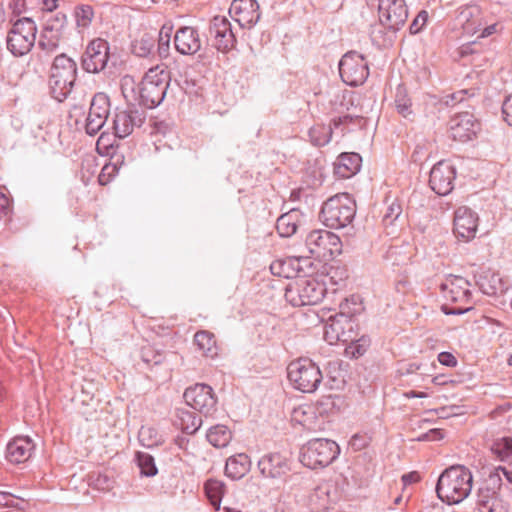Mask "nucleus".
I'll use <instances>...</instances> for the list:
<instances>
[{
  "label": "nucleus",
  "mask_w": 512,
  "mask_h": 512,
  "mask_svg": "<svg viewBox=\"0 0 512 512\" xmlns=\"http://www.w3.org/2000/svg\"><path fill=\"white\" fill-rule=\"evenodd\" d=\"M473 476L463 465H452L439 476L436 492L438 498L448 504H459L471 493Z\"/></svg>",
  "instance_id": "1"
},
{
  "label": "nucleus",
  "mask_w": 512,
  "mask_h": 512,
  "mask_svg": "<svg viewBox=\"0 0 512 512\" xmlns=\"http://www.w3.org/2000/svg\"><path fill=\"white\" fill-rule=\"evenodd\" d=\"M336 333V338L338 340H342L345 342H350V345L346 348V353L353 358H358L362 356L370 346V338L368 336H361L356 339L346 332L345 329L334 331Z\"/></svg>",
  "instance_id": "30"
},
{
  "label": "nucleus",
  "mask_w": 512,
  "mask_h": 512,
  "mask_svg": "<svg viewBox=\"0 0 512 512\" xmlns=\"http://www.w3.org/2000/svg\"><path fill=\"white\" fill-rule=\"evenodd\" d=\"M478 216L466 206L459 207L454 214V234L458 239L468 242L475 238Z\"/></svg>",
  "instance_id": "22"
},
{
  "label": "nucleus",
  "mask_w": 512,
  "mask_h": 512,
  "mask_svg": "<svg viewBox=\"0 0 512 512\" xmlns=\"http://www.w3.org/2000/svg\"><path fill=\"white\" fill-rule=\"evenodd\" d=\"M73 17L78 33L83 34L89 30L94 20V8L89 4H79L74 8Z\"/></svg>",
  "instance_id": "33"
},
{
  "label": "nucleus",
  "mask_w": 512,
  "mask_h": 512,
  "mask_svg": "<svg viewBox=\"0 0 512 512\" xmlns=\"http://www.w3.org/2000/svg\"><path fill=\"white\" fill-rule=\"evenodd\" d=\"M386 259L391 262L392 265H404L406 264L410 256L407 254H401V249L398 247H391L386 254Z\"/></svg>",
  "instance_id": "47"
},
{
  "label": "nucleus",
  "mask_w": 512,
  "mask_h": 512,
  "mask_svg": "<svg viewBox=\"0 0 512 512\" xmlns=\"http://www.w3.org/2000/svg\"><path fill=\"white\" fill-rule=\"evenodd\" d=\"M210 36L215 48L223 53L231 51L236 45V37L230 21L225 16H215L209 26Z\"/></svg>",
  "instance_id": "17"
},
{
  "label": "nucleus",
  "mask_w": 512,
  "mask_h": 512,
  "mask_svg": "<svg viewBox=\"0 0 512 512\" xmlns=\"http://www.w3.org/2000/svg\"><path fill=\"white\" fill-rule=\"evenodd\" d=\"M259 4L256 0H233L229 14L241 28H251L260 19Z\"/></svg>",
  "instance_id": "23"
},
{
  "label": "nucleus",
  "mask_w": 512,
  "mask_h": 512,
  "mask_svg": "<svg viewBox=\"0 0 512 512\" xmlns=\"http://www.w3.org/2000/svg\"><path fill=\"white\" fill-rule=\"evenodd\" d=\"M170 72L163 64L151 67L138 85L139 105L152 109L160 105L167 93Z\"/></svg>",
  "instance_id": "2"
},
{
  "label": "nucleus",
  "mask_w": 512,
  "mask_h": 512,
  "mask_svg": "<svg viewBox=\"0 0 512 512\" xmlns=\"http://www.w3.org/2000/svg\"><path fill=\"white\" fill-rule=\"evenodd\" d=\"M361 162L358 153H342L334 163V173L340 178H350L360 170Z\"/></svg>",
  "instance_id": "28"
},
{
  "label": "nucleus",
  "mask_w": 512,
  "mask_h": 512,
  "mask_svg": "<svg viewBox=\"0 0 512 512\" xmlns=\"http://www.w3.org/2000/svg\"><path fill=\"white\" fill-rule=\"evenodd\" d=\"M502 484V478L493 469L477 491L476 507L479 512H505L498 493Z\"/></svg>",
  "instance_id": "9"
},
{
  "label": "nucleus",
  "mask_w": 512,
  "mask_h": 512,
  "mask_svg": "<svg viewBox=\"0 0 512 512\" xmlns=\"http://www.w3.org/2000/svg\"><path fill=\"white\" fill-rule=\"evenodd\" d=\"M157 432L150 427H141L139 430V441L145 447H153L158 443L156 439Z\"/></svg>",
  "instance_id": "46"
},
{
  "label": "nucleus",
  "mask_w": 512,
  "mask_h": 512,
  "mask_svg": "<svg viewBox=\"0 0 512 512\" xmlns=\"http://www.w3.org/2000/svg\"><path fill=\"white\" fill-rule=\"evenodd\" d=\"M305 248L316 258L332 257L341 253L339 236L327 230H313L305 238Z\"/></svg>",
  "instance_id": "10"
},
{
  "label": "nucleus",
  "mask_w": 512,
  "mask_h": 512,
  "mask_svg": "<svg viewBox=\"0 0 512 512\" xmlns=\"http://www.w3.org/2000/svg\"><path fill=\"white\" fill-rule=\"evenodd\" d=\"M480 128V122L470 112L458 113L450 121L451 137L460 142L471 140Z\"/></svg>",
  "instance_id": "21"
},
{
  "label": "nucleus",
  "mask_w": 512,
  "mask_h": 512,
  "mask_svg": "<svg viewBox=\"0 0 512 512\" xmlns=\"http://www.w3.org/2000/svg\"><path fill=\"white\" fill-rule=\"evenodd\" d=\"M194 343L204 355L209 357L216 355V341L211 332L205 330L198 331L194 335Z\"/></svg>",
  "instance_id": "37"
},
{
  "label": "nucleus",
  "mask_w": 512,
  "mask_h": 512,
  "mask_svg": "<svg viewBox=\"0 0 512 512\" xmlns=\"http://www.w3.org/2000/svg\"><path fill=\"white\" fill-rule=\"evenodd\" d=\"M492 451L502 461L512 460V438L503 437L496 440L492 445Z\"/></svg>",
  "instance_id": "43"
},
{
  "label": "nucleus",
  "mask_w": 512,
  "mask_h": 512,
  "mask_svg": "<svg viewBox=\"0 0 512 512\" xmlns=\"http://www.w3.org/2000/svg\"><path fill=\"white\" fill-rule=\"evenodd\" d=\"M8 8L14 16H19L25 10V0H10Z\"/></svg>",
  "instance_id": "53"
},
{
  "label": "nucleus",
  "mask_w": 512,
  "mask_h": 512,
  "mask_svg": "<svg viewBox=\"0 0 512 512\" xmlns=\"http://www.w3.org/2000/svg\"><path fill=\"white\" fill-rule=\"evenodd\" d=\"M110 112V100L105 93H96L90 104L86 118L85 131L88 135H96L105 125Z\"/></svg>",
  "instance_id": "16"
},
{
  "label": "nucleus",
  "mask_w": 512,
  "mask_h": 512,
  "mask_svg": "<svg viewBox=\"0 0 512 512\" xmlns=\"http://www.w3.org/2000/svg\"><path fill=\"white\" fill-rule=\"evenodd\" d=\"M36 32V24L31 18L17 19L6 38L8 51L16 57L27 54L35 42Z\"/></svg>",
  "instance_id": "7"
},
{
  "label": "nucleus",
  "mask_w": 512,
  "mask_h": 512,
  "mask_svg": "<svg viewBox=\"0 0 512 512\" xmlns=\"http://www.w3.org/2000/svg\"><path fill=\"white\" fill-rule=\"evenodd\" d=\"M307 410L305 407H298L293 411V420L301 424L303 427L310 428L309 418H306Z\"/></svg>",
  "instance_id": "49"
},
{
  "label": "nucleus",
  "mask_w": 512,
  "mask_h": 512,
  "mask_svg": "<svg viewBox=\"0 0 512 512\" xmlns=\"http://www.w3.org/2000/svg\"><path fill=\"white\" fill-rule=\"evenodd\" d=\"M176 50L182 55H194L201 49L199 32L191 26L180 27L174 36Z\"/></svg>",
  "instance_id": "25"
},
{
  "label": "nucleus",
  "mask_w": 512,
  "mask_h": 512,
  "mask_svg": "<svg viewBox=\"0 0 512 512\" xmlns=\"http://www.w3.org/2000/svg\"><path fill=\"white\" fill-rule=\"evenodd\" d=\"M332 133L333 128L330 124L316 125L309 130V137L314 146L322 147L330 142Z\"/></svg>",
  "instance_id": "41"
},
{
  "label": "nucleus",
  "mask_w": 512,
  "mask_h": 512,
  "mask_svg": "<svg viewBox=\"0 0 512 512\" xmlns=\"http://www.w3.org/2000/svg\"><path fill=\"white\" fill-rule=\"evenodd\" d=\"M362 119L359 115L345 113L332 118L330 125L333 130H340L341 135H344L346 132H350L353 127L361 126Z\"/></svg>",
  "instance_id": "36"
},
{
  "label": "nucleus",
  "mask_w": 512,
  "mask_h": 512,
  "mask_svg": "<svg viewBox=\"0 0 512 512\" xmlns=\"http://www.w3.org/2000/svg\"><path fill=\"white\" fill-rule=\"evenodd\" d=\"M287 376L292 386L303 393L315 392L323 379L319 366L306 357L290 362Z\"/></svg>",
  "instance_id": "5"
},
{
  "label": "nucleus",
  "mask_w": 512,
  "mask_h": 512,
  "mask_svg": "<svg viewBox=\"0 0 512 512\" xmlns=\"http://www.w3.org/2000/svg\"><path fill=\"white\" fill-rule=\"evenodd\" d=\"M19 499L13 498L9 493L2 492V507H17Z\"/></svg>",
  "instance_id": "57"
},
{
  "label": "nucleus",
  "mask_w": 512,
  "mask_h": 512,
  "mask_svg": "<svg viewBox=\"0 0 512 512\" xmlns=\"http://www.w3.org/2000/svg\"><path fill=\"white\" fill-rule=\"evenodd\" d=\"M428 20V12L425 10L420 11L410 24L409 31L411 34L419 33L426 25Z\"/></svg>",
  "instance_id": "48"
},
{
  "label": "nucleus",
  "mask_w": 512,
  "mask_h": 512,
  "mask_svg": "<svg viewBox=\"0 0 512 512\" xmlns=\"http://www.w3.org/2000/svg\"><path fill=\"white\" fill-rule=\"evenodd\" d=\"M496 27H497L496 24H491L486 27H482V25L481 26L477 25L476 29H477V32H480V37L484 38V37H488V36L494 34L496 32Z\"/></svg>",
  "instance_id": "58"
},
{
  "label": "nucleus",
  "mask_w": 512,
  "mask_h": 512,
  "mask_svg": "<svg viewBox=\"0 0 512 512\" xmlns=\"http://www.w3.org/2000/svg\"><path fill=\"white\" fill-rule=\"evenodd\" d=\"M300 220V212L292 209L282 214L276 222V229L281 237H290L297 231Z\"/></svg>",
  "instance_id": "32"
},
{
  "label": "nucleus",
  "mask_w": 512,
  "mask_h": 512,
  "mask_svg": "<svg viewBox=\"0 0 512 512\" xmlns=\"http://www.w3.org/2000/svg\"><path fill=\"white\" fill-rule=\"evenodd\" d=\"M394 105L397 112L404 118L413 116L412 101L403 85H398L395 91Z\"/></svg>",
  "instance_id": "35"
},
{
  "label": "nucleus",
  "mask_w": 512,
  "mask_h": 512,
  "mask_svg": "<svg viewBox=\"0 0 512 512\" xmlns=\"http://www.w3.org/2000/svg\"><path fill=\"white\" fill-rule=\"evenodd\" d=\"M77 73V64L71 57L62 53L54 58L49 77V86L54 99L62 102L68 97L73 90Z\"/></svg>",
  "instance_id": "3"
},
{
  "label": "nucleus",
  "mask_w": 512,
  "mask_h": 512,
  "mask_svg": "<svg viewBox=\"0 0 512 512\" xmlns=\"http://www.w3.org/2000/svg\"><path fill=\"white\" fill-rule=\"evenodd\" d=\"M115 167L110 165H105L102 169L101 174L99 175V182L101 184H104V177L106 173L110 174L112 171H114Z\"/></svg>",
  "instance_id": "62"
},
{
  "label": "nucleus",
  "mask_w": 512,
  "mask_h": 512,
  "mask_svg": "<svg viewBox=\"0 0 512 512\" xmlns=\"http://www.w3.org/2000/svg\"><path fill=\"white\" fill-rule=\"evenodd\" d=\"M188 406L208 416L216 410L217 399L213 389L207 384H195L187 388L183 395Z\"/></svg>",
  "instance_id": "14"
},
{
  "label": "nucleus",
  "mask_w": 512,
  "mask_h": 512,
  "mask_svg": "<svg viewBox=\"0 0 512 512\" xmlns=\"http://www.w3.org/2000/svg\"><path fill=\"white\" fill-rule=\"evenodd\" d=\"M206 438L214 447L224 448L230 443L232 439V432L227 426L217 424L208 430Z\"/></svg>",
  "instance_id": "34"
},
{
  "label": "nucleus",
  "mask_w": 512,
  "mask_h": 512,
  "mask_svg": "<svg viewBox=\"0 0 512 512\" xmlns=\"http://www.w3.org/2000/svg\"><path fill=\"white\" fill-rule=\"evenodd\" d=\"M455 178V167L449 162L439 161L430 171L429 185L436 194L445 196L453 190Z\"/></svg>",
  "instance_id": "18"
},
{
  "label": "nucleus",
  "mask_w": 512,
  "mask_h": 512,
  "mask_svg": "<svg viewBox=\"0 0 512 512\" xmlns=\"http://www.w3.org/2000/svg\"><path fill=\"white\" fill-rule=\"evenodd\" d=\"M155 43L156 38L153 35L144 34L132 44V52L138 57H147L152 53Z\"/></svg>",
  "instance_id": "42"
},
{
  "label": "nucleus",
  "mask_w": 512,
  "mask_h": 512,
  "mask_svg": "<svg viewBox=\"0 0 512 512\" xmlns=\"http://www.w3.org/2000/svg\"><path fill=\"white\" fill-rule=\"evenodd\" d=\"M285 265H286L285 262L274 261L270 265V270H271L272 274H274V275H278L280 277H289L288 273H286V271H285Z\"/></svg>",
  "instance_id": "54"
},
{
  "label": "nucleus",
  "mask_w": 512,
  "mask_h": 512,
  "mask_svg": "<svg viewBox=\"0 0 512 512\" xmlns=\"http://www.w3.org/2000/svg\"><path fill=\"white\" fill-rule=\"evenodd\" d=\"M339 74L347 85L356 87L363 84L369 76L368 65L363 55L356 51H349L343 55L339 62Z\"/></svg>",
  "instance_id": "12"
},
{
  "label": "nucleus",
  "mask_w": 512,
  "mask_h": 512,
  "mask_svg": "<svg viewBox=\"0 0 512 512\" xmlns=\"http://www.w3.org/2000/svg\"><path fill=\"white\" fill-rule=\"evenodd\" d=\"M251 462L247 454L239 453L230 456L225 465V474L233 479L238 480L244 477L250 470Z\"/></svg>",
  "instance_id": "29"
},
{
  "label": "nucleus",
  "mask_w": 512,
  "mask_h": 512,
  "mask_svg": "<svg viewBox=\"0 0 512 512\" xmlns=\"http://www.w3.org/2000/svg\"><path fill=\"white\" fill-rule=\"evenodd\" d=\"M478 14L479 11L477 7H467L460 12L458 18L466 33H477V25L481 26Z\"/></svg>",
  "instance_id": "39"
},
{
  "label": "nucleus",
  "mask_w": 512,
  "mask_h": 512,
  "mask_svg": "<svg viewBox=\"0 0 512 512\" xmlns=\"http://www.w3.org/2000/svg\"><path fill=\"white\" fill-rule=\"evenodd\" d=\"M109 43L101 38L93 39L88 43L81 56V66L87 73H99L103 71L109 61Z\"/></svg>",
  "instance_id": "13"
},
{
  "label": "nucleus",
  "mask_w": 512,
  "mask_h": 512,
  "mask_svg": "<svg viewBox=\"0 0 512 512\" xmlns=\"http://www.w3.org/2000/svg\"><path fill=\"white\" fill-rule=\"evenodd\" d=\"M205 493L216 509H220L221 499L225 492V484L216 479H209L204 485Z\"/></svg>",
  "instance_id": "38"
},
{
  "label": "nucleus",
  "mask_w": 512,
  "mask_h": 512,
  "mask_svg": "<svg viewBox=\"0 0 512 512\" xmlns=\"http://www.w3.org/2000/svg\"><path fill=\"white\" fill-rule=\"evenodd\" d=\"M438 361L447 367H455L457 365V359L449 352H441L438 355Z\"/></svg>",
  "instance_id": "52"
},
{
  "label": "nucleus",
  "mask_w": 512,
  "mask_h": 512,
  "mask_svg": "<svg viewBox=\"0 0 512 512\" xmlns=\"http://www.w3.org/2000/svg\"><path fill=\"white\" fill-rule=\"evenodd\" d=\"M472 309V306H458V307H451L448 304H443L441 306V311L446 315H462Z\"/></svg>",
  "instance_id": "51"
},
{
  "label": "nucleus",
  "mask_w": 512,
  "mask_h": 512,
  "mask_svg": "<svg viewBox=\"0 0 512 512\" xmlns=\"http://www.w3.org/2000/svg\"><path fill=\"white\" fill-rule=\"evenodd\" d=\"M355 214V200L348 193H339L323 203L319 217L325 226L340 229L348 226Z\"/></svg>",
  "instance_id": "4"
},
{
  "label": "nucleus",
  "mask_w": 512,
  "mask_h": 512,
  "mask_svg": "<svg viewBox=\"0 0 512 512\" xmlns=\"http://www.w3.org/2000/svg\"><path fill=\"white\" fill-rule=\"evenodd\" d=\"M402 214V206L397 199H394L386 208L383 216L385 226L393 225Z\"/></svg>",
  "instance_id": "45"
},
{
  "label": "nucleus",
  "mask_w": 512,
  "mask_h": 512,
  "mask_svg": "<svg viewBox=\"0 0 512 512\" xmlns=\"http://www.w3.org/2000/svg\"><path fill=\"white\" fill-rule=\"evenodd\" d=\"M379 20L389 30L397 31L408 17L404 0H378Z\"/></svg>",
  "instance_id": "15"
},
{
  "label": "nucleus",
  "mask_w": 512,
  "mask_h": 512,
  "mask_svg": "<svg viewBox=\"0 0 512 512\" xmlns=\"http://www.w3.org/2000/svg\"><path fill=\"white\" fill-rule=\"evenodd\" d=\"M339 313L331 318L330 328L333 331L345 329L347 327L349 332L353 329V318L359 315L364 310L362 299L359 295L353 294L345 298L339 305Z\"/></svg>",
  "instance_id": "19"
},
{
  "label": "nucleus",
  "mask_w": 512,
  "mask_h": 512,
  "mask_svg": "<svg viewBox=\"0 0 512 512\" xmlns=\"http://www.w3.org/2000/svg\"><path fill=\"white\" fill-rule=\"evenodd\" d=\"M428 433H432L431 441H437L443 438V433L440 429H431L428 431Z\"/></svg>",
  "instance_id": "63"
},
{
  "label": "nucleus",
  "mask_w": 512,
  "mask_h": 512,
  "mask_svg": "<svg viewBox=\"0 0 512 512\" xmlns=\"http://www.w3.org/2000/svg\"><path fill=\"white\" fill-rule=\"evenodd\" d=\"M470 283L463 277L449 275L440 285L444 298L453 303H469L472 293Z\"/></svg>",
  "instance_id": "24"
},
{
  "label": "nucleus",
  "mask_w": 512,
  "mask_h": 512,
  "mask_svg": "<svg viewBox=\"0 0 512 512\" xmlns=\"http://www.w3.org/2000/svg\"><path fill=\"white\" fill-rule=\"evenodd\" d=\"M2 218L7 217L11 210L9 208V199L6 197V195L2 192Z\"/></svg>",
  "instance_id": "60"
},
{
  "label": "nucleus",
  "mask_w": 512,
  "mask_h": 512,
  "mask_svg": "<svg viewBox=\"0 0 512 512\" xmlns=\"http://www.w3.org/2000/svg\"><path fill=\"white\" fill-rule=\"evenodd\" d=\"M325 292L324 284L315 279H299L286 288L285 299L294 307L316 305L323 299Z\"/></svg>",
  "instance_id": "8"
},
{
  "label": "nucleus",
  "mask_w": 512,
  "mask_h": 512,
  "mask_svg": "<svg viewBox=\"0 0 512 512\" xmlns=\"http://www.w3.org/2000/svg\"><path fill=\"white\" fill-rule=\"evenodd\" d=\"M58 7V0H41V9L47 14H52Z\"/></svg>",
  "instance_id": "56"
},
{
  "label": "nucleus",
  "mask_w": 512,
  "mask_h": 512,
  "mask_svg": "<svg viewBox=\"0 0 512 512\" xmlns=\"http://www.w3.org/2000/svg\"><path fill=\"white\" fill-rule=\"evenodd\" d=\"M144 120V112L136 108L117 109L113 118L114 137L123 139L129 136L135 127L143 124Z\"/></svg>",
  "instance_id": "20"
},
{
  "label": "nucleus",
  "mask_w": 512,
  "mask_h": 512,
  "mask_svg": "<svg viewBox=\"0 0 512 512\" xmlns=\"http://www.w3.org/2000/svg\"><path fill=\"white\" fill-rule=\"evenodd\" d=\"M109 140V135L105 134L104 132L101 133L97 141V148L99 149L101 146L104 147L105 149H108L110 147L112 148L114 146L115 140L113 142H110Z\"/></svg>",
  "instance_id": "59"
},
{
  "label": "nucleus",
  "mask_w": 512,
  "mask_h": 512,
  "mask_svg": "<svg viewBox=\"0 0 512 512\" xmlns=\"http://www.w3.org/2000/svg\"><path fill=\"white\" fill-rule=\"evenodd\" d=\"M261 474L268 478H281L290 470L288 460L279 453L264 455L258 461Z\"/></svg>",
  "instance_id": "26"
},
{
  "label": "nucleus",
  "mask_w": 512,
  "mask_h": 512,
  "mask_svg": "<svg viewBox=\"0 0 512 512\" xmlns=\"http://www.w3.org/2000/svg\"><path fill=\"white\" fill-rule=\"evenodd\" d=\"M339 452V446L335 441L315 438L302 447L300 461L310 469L323 468L332 463Z\"/></svg>",
  "instance_id": "6"
},
{
  "label": "nucleus",
  "mask_w": 512,
  "mask_h": 512,
  "mask_svg": "<svg viewBox=\"0 0 512 512\" xmlns=\"http://www.w3.org/2000/svg\"><path fill=\"white\" fill-rule=\"evenodd\" d=\"M418 475L416 472H412V473H408V474H404L402 476V480L405 484H410L412 482H415L418 480Z\"/></svg>",
  "instance_id": "61"
},
{
  "label": "nucleus",
  "mask_w": 512,
  "mask_h": 512,
  "mask_svg": "<svg viewBox=\"0 0 512 512\" xmlns=\"http://www.w3.org/2000/svg\"><path fill=\"white\" fill-rule=\"evenodd\" d=\"M135 461L142 476L153 477L158 473L155 460L150 454L138 451L135 454Z\"/></svg>",
  "instance_id": "40"
},
{
  "label": "nucleus",
  "mask_w": 512,
  "mask_h": 512,
  "mask_svg": "<svg viewBox=\"0 0 512 512\" xmlns=\"http://www.w3.org/2000/svg\"><path fill=\"white\" fill-rule=\"evenodd\" d=\"M33 448L30 438L16 437L7 444L5 458L12 464L23 463L30 458Z\"/></svg>",
  "instance_id": "27"
},
{
  "label": "nucleus",
  "mask_w": 512,
  "mask_h": 512,
  "mask_svg": "<svg viewBox=\"0 0 512 512\" xmlns=\"http://www.w3.org/2000/svg\"><path fill=\"white\" fill-rule=\"evenodd\" d=\"M21 76H22V70L20 69L16 72V74L11 79L8 80V84L11 86H17Z\"/></svg>",
  "instance_id": "64"
},
{
  "label": "nucleus",
  "mask_w": 512,
  "mask_h": 512,
  "mask_svg": "<svg viewBox=\"0 0 512 512\" xmlns=\"http://www.w3.org/2000/svg\"><path fill=\"white\" fill-rule=\"evenodd\" d=\"M328 274L330 275L331 280H334L336 277H338L339 281H343L348 277L347 270L340 267H332Z\"/></svg>",
  "instance_id": "55"
},
{
  "label": "nucleus",
  "mask_w": 512,
  "mask_h": 512,
  "mask_svg": "<svg viewBox=\"0 0 512 512\" xmlns=\"http://www.w3.org/2000/svg\"><path fill=\"white\" fill-rule=\"evenodd\" d=\"M171 27L163 26L158 35V54L160 58H166L169 55Z\"/></svg>",
  "instance_id": "44"
},
{
  "label": "nucleus",
  "mask_w": 512,
  "mask_h": 512,
  "mask_svg": "<svg viewBox=\"0 0 512 512\" xmlns=\"http://www.w3.org/2000/svg\"><path fill=\"white\" fill-rule=\"evenodd\" d=\"M502 113L504 120L512 126V94L507 96L502 104Z\"/></svg>",
  "instance_id": "50"
},
{
  "label": "nucleus",
  "mask_w": 512,
  "mask_h": 512,
  "mask_svg": "<svg viewBox=\"0 0 512 512\" xmlns=\"http://www.w3.org/2000/svg\"><path fill=\"white\" fill-rule=\"evenodd\" d=\"M202 425V420L194 412L187 409H177L175 426L184 433L192 435L196 433Z\"/></svg>",
  "instance_id": "31"
},
{
  "label": "nucleus",
  "mask_w": 512,
  "mask_h": 512,
  "mask_svg": "<svg viewBox=\"0 0 512 512\" xmlns=\"http://www.w3.org/2000/svg\"><path fill=\"white\" fill-rule=\"evenodd\" d=\"M39 46L47 53L54 52L64 38L67 30V16L63 12L47 14L44 19Z\"/></svg>",
  "instance_id": "11"
}]
</instances>
